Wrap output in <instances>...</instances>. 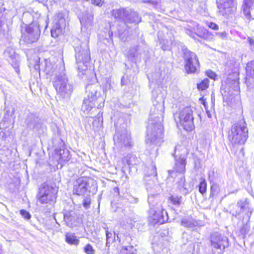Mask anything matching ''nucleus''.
Returning <instances> with one entry per match:
<instances>
[{"mask_svg":"<svg viewBox=\"0 0 254 254\" xmlns=\"http://www.w3.org/2000/svg\"><path fill=\"white\" fill-rule=\"evenodd\" d=\"M65 15L63 12L57 13L55 16L54 20V26L55 27H59L64 29L66 26Z\"/></svg>","mask_w":254,"mask_h":254,"instance_id":"nucleus-26","label":"nucleus"},{"mask_svg":"<svg viewBox=\"0 0 254 254\" xmlns=\"http://www.w3.org/2000/svg\"><path fill=\"white\" fill-rule=\"evenodd\" d=\"M216 35L223 39L227 37V33L225 31H223L221 32H217L216 33Z\"/></svg>","mask_w":254,"mask_h":254,"instance_id":"nucleus-51","label":"nucleus"},{"mask_svg":"<svg viewBox=\"0 0 254 254\" xmlns=\"http://www.w3.org/2000/svg\"><path fill=\"white\" fill-rule=\"evenodd\" d=\"M150 169V171L148 173L147 176H153L154 177H156L157 175L156 168L155 165L153 163L151 164ZM146 176H147V175H146Z\"/></svg>","mask_w":254,"mask_h":254,"instance_id":"nucleus-42","label":"nucleus"},{"mask_svg":"<svg viewBox=\"0 0 254 254\" xmlns=\"http://www.w3.org/2000/svg\"><path fill=\"white\" fill-rule=\"evenodd\" d=\"M120 254H136V249L132 246L124 247L120 250Z\"/></svg>","mask_w":254,"mask_h":254,"instance_id":"nucleus-34","label":"nucleus"},{"mask_svg":"<svg viewBox=\"0 0 254 254\" xmlns=\"http://www.w3.org/2000/svg\"><path fill=\"white\" fill-rule=\"evenodd\" d=\"M147 136H146V137ZM162 138H163V136H162ZM147 140V138H146V140ZM163 142V138H162V140H161V142L159 144H157V145H154L153 144L152 145H150L149 144H147V142L146 141V144L148 145V149H149V147L152 149V148H154L155 147H156V146H159L160 145V144Z\"/></svg>","mask_w":254,"mask_h":254,"instance_id":"nucleus-56","label":"nucleus"},{"mask_svg":"<svg viewBox=\"0 0 254 254\" xmlns=\"http://www.w3.org/2000/svg\"><path fill=\"white\" fill-rule=\"evenodd\" d=\"M106 246H108L109 244L114 241V239L112 238V233L106 231Z\"/></svg>","mask_w":254,"mask_h":254,"instance_id":"nucleus-47","label":"nucleus"},{"mask_svg":"<svg viewBox=\"0 0 254 254\" xmlns=\"http://www.w3.org/2000/svg\"><path fill=\"white\" fill-rule=\"evenodd\" d=\"M158 38H159L158 37ZM159 40H160V43L161 44V48L164 50H169L171 48V45L173 43L174 41V37H171L170 40H160V38H159Z\"/></svg>","mask_w":254,"mask_h":254,"instance_id":"nucleus-33","label":"nucleus"},{"mask_svg":"<svg viewBox=\"0 0 254 254\" xmlns=\"http://www.w3.org/2000/svg\"><path fill=\"white\" fill-rule=\"evenodd\" d=\"M75 58L76 63L78 64H82L83 66L80 65L78 66V69L81 68L84 70L87 68V64L90 61V51L88 45V42L82 43L79 47L75 48Z\"/></svg>","mask_w":254,"mask_h":254,"instance_id":"nucleus-7","label":"nucleus"},{"mask_svg":"<svg viewBox=\"0 0 254 254\" xmlns=\"http://www.w3.org/2000/svg\"><path fill=\"white\" fill-rule=\"evenodd\" d=\"M96 190V183L91 178L81 177L74 183L73 192L78 195H83L87 191L94 192Z\"/></svg>","mask_w":254,"mask_h":254,"instance_id":"nucleus-4","label":"nucleus"},{"mask_svg":"<svg viewBox=\"0 0 254 254\" xmlns=\"http://www.w3.org/2000/svg\"><path fill=\"white\" fill-rule=\"evenodd\" d=\"M149 215L154 224H163L167 222L169 218L167 211L164 209L159 211L156 209H149Z\"/></svg>","mask_w":254,"mask_h":254,"instance_id":"nucleus-16","label":"nucleus"},{"mask_svg":"<svg viewBox=\"0 0 254 254\" xmlns=\"http://www.w3.org/2000/svg\"><path fill=\"white\" fill-rule=\"evenodd\" d=\"M208 26L209 28H211L212 29L217 30L218 29V26L216 24L213 23V22H210L208 24Z\"/></svg>","mask_w":254,"mask_h":254,"instance_id":"nucleus-53","label":"nucleus"},{"mask_svg":"<svg viewBox=\"0 0 254 254\" xmlns=\"http://www.w3.org/2000/svg\"><path fill=\"white\" fill-rule=\"evenodd\" d=\"M247 68L253 70L254 73V61H252L247 64Z\"/></svg>","mask_w":254,"mask_h":254,"instance_id":"nucleus-55","label":"nucleus"},{"mask_svg":"<svg viewBox=\"0 0 254 254\" xmlns=\"http://www.w3.org/2000/svg\"><path fill=\"white\" fill-rule=\"evenodd\" d=\"M127 9L123 8L113 9L112 13V15L116 19L124 20L125 15L127 14Z\"/></svg>","mask_w":254,"mask_h":254,"instance_id":"nucleus-31","label":"nucleus"},{"mask_svg":"<svg viewBox=\"0 0 254 254\" xmlns=\"http://www.w3.org/2000/svg\"><path fill=\"white\" fill-rule=\"evenodd\" d=\"M58 188L56 186H51L45 184L39 189L37 198L41 204L54 203L56 201Z\"/></svg>","mask_w":254,"mask_h":254,"instance_id":"nucleus-5","label":"nucleus"},{"mask_svg":"<svg viewBox=\"0 0 254 254\" xmlns=\"http://www.w3.org/2000/svg\"><path fill=\"white\" fill-rule=\"evenodd\" d=\"M40 35V30L39 25L35 23H32L25 28V32L23 34L24 40L28 43L36 42Z\"/></svg>","mask_w":254,"mask_h":254,"instance_id":"nucleus-13","label":"nucleus"},{"mask_svg":"<svg viewBox=\"0 0 254 254\" xmlns=\"http://www.w3.org/2000/svg\"><path fill=\"white\" fill-rule=\"evenodd\" d=\"M178 146H176V147H175V154H174V156H175V157H176V156H177L178 155H179V154H177V149H178Z\"/></svg>","mask_w":254,"mask_h":254,"instance_id":"nucleus-63","label":"nucleus"},{"mask_svg":"<svg viewBox=\"0 0 254 254\" xmlns=\"http://www.w3.org/2000/svg\"><path fill=\"white\" fill-rule=\"evenodd\" d=\"M138 48L139 47L137 46L130 48L128 51V56L131 58H134L137 56L138 53Z\"/></svg>","mask_w":254,"mask_h":254,"instance_id":"nucleus-41","label":"nucleus"},{"mask_svg":"<svg viewBox=\"0 0 254 254\" xmlns=\"http://www.w3.org/2000/svg\"><path fill=\"white\" fill-rule=\"evenodd\" d=\"M127 27H124V28H123V27L122 26H120V24L118 25V33H119V36L123 40H124V38L122 37V35L125 34V35H126V33H125L126 32V31H127ZM128 28L129 27H128ZM126 40H125V41Z\"/></svg>","mask_w":254,"mask_h":254,"instance_id":"nucleus-44","label":"nucleus"},{"mask_svg":"<svg viewBox=\"0 0 254 254\" xmlns=\"http://www.w3.org/2000/svg\"><path fill=\"white\" fill-rule=\"evenodd\" d=\"M143 2H145V3H150V4H152L154 7H156V6L158 5V2L157 1H152L150 0H143Z\"/></svg>","mask_w":254,"mask_h":254,"instance_id":"nucleus-54","label":"nucleus"},{"mask_svg":"<svg viewBox=\"0 0 254 254\" xmlns=\"http://www.w3.org/2000/svg\"><path fill=\"white\" fill-rule=\"evenodd\" d=\"M206 75L208 77L214 80H215L216 77V74L215 73L211 70H209L206 71Z\"/></svg>","mask_w":254,"mask_h":254,"instance_id":"nucleus-50","label":"nucleus"},{"mask_svg":"<svg viewBox=\"0 0 254 254\" xmlns=\"http://www.w3.org/2000/svg\"><path fill=\"white\" fill-rule=\"evenodd\" d=\"M113 139L116 147L120 150H124L127 147L131 146L130 133L124 126L121 130L116 129Z\"/></svg>","mask_w":254,"mask_h":254,"instance_id":"nucleus-6","label":"nucleus"},{"mask_svg":"<svg viewBox=\"0 0 254 254\" xmlns=\"http://www.w3.org/2000/svg\"><path fill=\"white\" fill-rule=\"evenodd\" d=\"M178 186L181 192L184 194H187L190 191V188H188L187 186L185 184V178L184 177H181L180 181L178 183Z\"/></svg>","mask_w":254,"mask_h":254,"instance_id":"nucleus-32","label":"nucleus"},{"mask_svg":"<svg viewBox=\"0 0 254 254\" xmlns=\"http://www.w3.org/2000/svg\"><path fill=\"white\" fill-rule=\"evenodd\" d=\"M169 200L173 204L180 206L182 202V197L178 195H172L169 197Z\"/></svg>","mask_w":254,"mask_h":254,"instance_id":"nucleus-35","label":"nucleus"},{"mask_svg":"<svg viewBox=\"0 0 254 254\" xmlns=\"http://www.w3.org/2000/svg\"><path fill=\"white\" fill-rule=\"evenodd\" d=\"M186 170V159L185 156L182 155L178 159H176L175 165L173 170L169 171V173L171 175L174 172L184 174Z\"/></svg>","mask_w":254,"mask_h":254,"instance_id":"nucleus-25","label":"nucleus"},{"mask_svg":"<svg viewBox=\"0 0 254 254\" xmlns=\"http://www.w3.org/2000/svg\"><path fill=\"white\" fill-rule=\"evenodd\" d=\"M111 81L108 79L107 80V83L106 85H105V90H107L108 89H110L111 88Z\"/></svg>","mask_w":254,"mask_h":254,"instance_id":"nucleus-57","label":"nucleus"},{"mask_svg":"<svg viewBox=\"0 0 254 254\" xmlns=\"http://www.w3.org/2000/svg\"><path fill=\"white\" fill-rule=\"evenodd\" d=\"M9 110H5V116L0 123V136L2 138L9 135L10 129L13 127V118Z\"/></svg>","mask_w":254,"mask_h":254,"instance_id":"nucleus-14","label":"nucleus"},{"mask_svg":"<svg viewBox=\"0 0 254 254\" xmlns=\"http://www.w3.org/2000/svg\"><path fill=\"white\" fill-rule=\"evenodd\" d=\"M104 0H91V3L99 7H101L104 3Z\"/></svg>","mask_w":254,"mask_h":254,"instance_id":"nucleus-49","label":"nucleus"},{"mask_svg":"<svg viewBox=\"0 0 254 254\" xmlns=\"http://www.w3.org/2000/svg\"><path fill=\"white\" fill-rule=\"evenodd\" d=\"M236 0H220L218 5L219 12L224 16H228L236 10Z\"/></svg>","mask_w":254,"mask_h":254,"instance_id":"nucleus-15","label":"nucleus"},{"mask_svg":"<svg viewBox=\"0 0 254 254\" xmlns=\"http://www.w3.org/2000/svg\"><path fill=\"white\" fill-rule=\"evenodd\" d=\"M185 68L189 73H194L199 67V62L194 53L188 50L184 52Z\"/></svg>","mask_w":254,"mask_h":254,"instance_id":"nucleus-12","label":"nucleus"},{"mask_svg":"<svg viewBox=\"0 0 254 254\" xmlns=\"http://www.w3.org/2000/svg\"><path fill=\"white\" fill-rule=\"evenodd\" d=\"M248 137V129L243 119L234 124L228 131V138L234 144H244Z\"/></svg>","mask_w":254,"mask_h":254,"instance_id":"nucleus-3","label":"nucleus"},{"mask_svg":"<svg viewBox=\"0 0 254 254\" xmlns=\"http://www.w3.org/2000/svg\"><path fill=\"white\" fill-rule=\"evenodd\" d=\"M251 6L252 5H247V4H246L245 3H244L242 6L244 14L246 18L249 19L252 17L250 12V8Z\"/></svg>","mask_w":254,"mask_h":254,"instance_id":"nucleus-37","label":"nucleus"},{"mask_svg":"<svg viewBox=\"0 0 254 254\" xmlns=\"http://www.w3.org/2000/svg\"><path fill=\"white\" fill-rule=\"evenodd\" d=\"M123 161L126 162L128 165L132 166L139 163L140 159L135 155L130 154L126 156L123 159Z\"/></svg>","mask_w":254,"mask_h":254,"instance_id":"nucleus-30","label":"nucleus"},{"mask_svg":"<svg viewBox=\"0 0 254 254\" xmlns=\"http://www.w3.org/2000/svg\"><path fill=\"white\" fill-rule=\"evenodd\" d=\"M249 227L247 225H244L240 229V233L245 236L249 232Z\"/></svg>","mask_w":254,"mask_h":254,"instance_id":"nucleus-48","label":"nucleus"},{"mask_svg":"<svg viewBox=\"0 0 254 254\" xmlns=\"http://www.w3.org/2000/svg\"><path fill=\"white\" fill-rule=\"evenodd\" d=\"M127 14L125 15L124 21H122L120 24V27H130L128 24H134L136 26L139 22L141 21V18L138 14L134 11L131 9H127Z\"/></svg>","mask_w":254,"mask_h":254,"instance_id":"nucleus-17","label":"nucleus"},{"mask_svg":"<svg viewBox=\"0 0 254 254\" xmlns=\"http://www.w3.org/2000/svg\"><path fill=\"white\" fill-rule=\"evenodd\" d=\"M55 153L59 163L62 165L68 161L71 158L69 150L64 146H63L62 148H56Z\"/></svg>","mask_w":254,"mask_h":254,"instance_id":"nucleus-18","label":"nucleus"},{"mask_svg":"<svg viewBox=\"0 0 254 254\" xmlns=\"http://www.w3.org/2000/svg\"><path fill=\"white\" fill-rule=\"evenodd\" d=\"M192 109L187 107L180 114V120L182 126L186 130H192L194 128Z\"/></svg>","mask_w":254,"mask_h":254,"instance_id":"nucleus-10","label":"nucleus"},{"mask_svg":"<svg viewBox=\"0 0 254 254\" xmlns=\"http://www.w3.org/2000/svg\"><path fill=\"white\" fill-rule=\"evenodd\" d=\"M133 220L132 219H129L127 220V223L128 224L130 227L132 225Z\"/></svg>","mask_w":254,"mask_h":254,"instance_id":"nucleus-60","label":"nucleus"},{"mask_svg":"<svg viewBox=\"0 0 254 254\" xmlns=\"http://www.w3.org/2000/svg\"><path fill=\"white\" fill-rule=\"evenodd\" d=\"M93 15L92 13H86L80 18L81 24V30H87L90 29L93 23Z\"/></svg>","mask_w":254,"mask_h":254,"instance_id":"nucleus-23","label":"nucleus"},{"mask_svg":"<svg viewBox=\"0 0 254 254\" xmlns=\"http://www.w3.org/2000/svg\"><path fill=\"white\" fill-rule=\"evenodd\" d=\"M197 28L195 30V28H192L190 29H186V33L193 38H195V35L203 39H206L208 37V33L207 30L198 25H196Z\"/></svg>","mask_w":254,"mask_h":254,"instance_id":"nucleus-22","label":"nucleus"},{"mask_svg":"<svg viewBox=\"0 0 254 254\" xmlns=\"http://www.w3.org/2000/svg\"><path fill=\"white\" fill-rule=\"evenodd\" d=\"M20 214L26 220H29L31 217L30 213L24 209L20 210Z\"/></svg>","mask_w":254,"mask_h":254,"instance_id":"nucleus-46","label":"nucleus"},{"mask_svg":"<svg viewBox=\"0 0 254 254\" xmlns=\"http://www.w3.org/2000/svg\"><path fill=\"white\" fill-rule=\"evenodd\" d=\"M96 104H97L96 102L84 98L83 101L81 110L85 114H87L93 108L96 106Z\"/></svg>","mask_w":254,"mask_h":254,"instance_id":"nucleus-27","label":"nucleus"},{"mask_svg":"<svg viewBox=\"0 0 254 254\" xmlns=\"http://www.w3.org/2000/svg\"><path fill=\"white\" fill-rule=\"evenodd\" d=\"M219 190V188L217 184H214L211 187V192L210 195L214 196L218 194Z\"/></svg>","mask_w":254,"mask_h":254,"instance_id":"nucleus-43","label":"nucleus"},{"mask_svg":"<svg viewBox=\"0 0 254 254\" xmlns=\"http://www.w3.org/2000/svg\"><path fill=\"white\" fill-rule=\"evenodd\" d=\"M152 82H153V80H155L156 82L157 81V80H158L159 79L156 76H155L154 75H152Z\"/></svg>","mask_w":254,"mask_h":254,"instance_id":"nucleus-61","label":"nucleus"},{"mask_svg":"<svg viewBox=\"0 0 254 254\" xmlns=\"http://www.w3.org/2000/svg\"><path fill=\"white\" fill-rule=\"evenodd\" d=\"M248 40L250 45L254 47V39L249 37Z\"/></svg>","mask_w":254,"mask_h":254,"instance_id":"nucleus-59","label":"nucleus"},{"mask_svg":"<svg viewBox=\"0 0 254 254\" xmlns=\"http://www.w3.org/2000/svg\"><path fill=\"white\" fill-rule=\"evenodd\" d=\"M62 31L63 29L59 27H55V26H54L51 29V35L53 37H57L62 34Z\"/></svg>","mask_w":254,"mask_h":254,"instance_id":"nucleus-39","label":"nucleus"},{"mask_svg":"<svg viewBox=\"0 0 254 254\" xmlns=\"http://www.w3.org/2000/svg\"><path fill=\"white\" fill-rule=\"evenodd\" d=\"M64 220L66 225L70 228L75 227L78 224V216L73 211H69L64 213Z\"/></svg>","mask_w":254,"mask_h":254,"instance_id":"nucleus-21","label":"nucleus"},{"mask_svg":"<svg viewBox=\"0 0 254 254\" xmlns=\"http://www.w3.org/2000/svg\"><path fill=\"white\" fill-rule=\"evenodd\" d=\"M91 204V198L90 197H86L84 198L83 200V207L86 208L88 209L90 207Z\"/></svg>","mask_w":254,"mask_h":254,"instance_id":"nucleus-45","label":"nucleus"},{"mask_svg":"<svg viewBox=\"0 0 254 254\" xmlns=\"http://www.w3.org/2000/svg\"><path fill=\"white\" fill-rule=\"evenodd\" d=\"M65 241L70 245L78 246L79 244V240L77 238L74 233L68 232L65 235Z\"/></svg>","mask_w":254,"mask_h":254,"instance_id":"nucleus-28","label":"nucleus"},{"mask_svg":"<svg viewBox=\"0 0 254 254\" xmlns=\"http://www.w3.org/2000/svg\"><path fill=\"white\" fill-rule=\"evenodd\" d=\"M181 225L187 228H192L196 227L198 225V223L192 217H188L182 220Z\"/></svg>","mask_w":254,"mask_h":254,"instance_id":"nucleus-29","label":"nucleus"},{"mask_svg":"<svg viewBox=\"0 0 254 254\" xmlns=\"http://www.w3.org/2000/svg\"><path fill=\"white\" fill-rule=\"evenodd\" d=\"M198 188L199 191L201 194H204L206 192L207 188V184L205 179H202L199 185Z\"/></svg>","mask_w":254,"mask_h":254,"instance_id":"nucleus-38","label":"nucleus"},{"mask_svg":"<svg viewBox=\"0 0 254 254\" xmlns=\"http://www.w3.org/2000/svg\"><path fill=\"white\" fill-rule=\"evenodd\" d=\"M2 16V14H1V12H0V29L1 28L2 25H3V23H2V21L1 20V17Z\"/></svg>","mask_w":254,"mask_h":254,"instance_id":"nucleus-62","label":"nucleus"},{"mask_svg":"<svg viewBox=\"0 0 254 254\" xmlns=\"http://www.w3.org/2000/svg\"><path fill=\"white\" fill-rule=\"evenodd\" d=\"M25 123L28 127L33 129H38L40 126L39 118L32 113L27 115Z\"/></svg>","mask_w":254,"mask_h":254,"instance_id":"nucleus-24","label":"nucleus"},{"mask_svg":"<svg viewBox=\"0 0 254 254\" xmlns=\"http://www.w3.org/2000/svg\"><path fill=\"white\" fill-rule=\"evenodd\" d=\"M4 56L11 63L14 68L18 65L19 56L16 54L13 48L7 47L4 52Z\"/></svg>","mask_w":254,"mask_h":254,"instance_id":"nucleus-20","label":"nucleus"},{"mask_svg":"<svg viewBox=\"0 0 254 254\" xmlns=\"http://www.w3.org/2000/svg\"><path fill=\"white\" fill-rule=\"evenodd\" d=\"M45 71L47 74L52 75L54 73V77L52 83L58 95L62 98H68L73 91V86L69 82V80L64 72V67H62L59 69L57 66L48 61L45 60Z\"/></svg>","mask_w":254,"mask_h":254,"instance_id":"nucleus-2","label":"nucleus"},{"mask_svg":"<svg viewBox=\"0 0 254 254\" xmlns=\"http://www.w3.org/2000/svg\"><path fill=\"white\" fill-rule=\"evenodd\" d=\"M209 86V79L205 78L202 80L199 83H197V88L199 90L203 91L205 90Z\"/></svg>","mask_w":254,"mask_h":254,"instance_id":"nucleus-36","label":"nucleus"},{"mask_svg":"<svg viewBox=\"0 0 254 254\" xmlns=\"http://www.w3.org/2000/svg\"><path fill=\"white\" fill-rule=\"evenodd\" d=\"M113 29H114V26H110V29L111 30V35L110 34V33H109L110 37H111V36L112 35V34H113Z\"/></svg>","mask_w":254,"mask_h":254,"instance_id":"nucleus-64","label":"nucleus"},{"mask_svg":"<svg viewBox=\"0 0 254 254\" xmlns=\"http://www.w3.org/2000/svg\"><path fill=\"white\" fill-rule=\"evenodd\" d=\"M254 0H245L244 3L247 4V5H252Z\"/></svg>","mask_w":254,"mask_h":254,"instance_id":"nucleus-58","label":"nucleus"},{"mask_svg":"<svg viewBox=\"0 0 254 254\" xmlns=\"http://www.w3.org/2000/svg\"><path fill=\"white\" fill-rule=\"evenodd\" d=\"M148 202L149 205V209H156L157 211L162 210V203L161 197L158 194H149L148 197Z\"/></svg>","mask_w":254,"mask_h":254,"instance_id":"nucleus-19","label":"nucleus"},{"mask_svg":"<svg viewBox=\"0 0 254 254\" xmlns=\"http://www.w3.org/2000/svg\"><path fill=\"white\" fill-rule=\"evenodd\" d=\"M230 213L236 217L240 216L243 212L250 218L253 212L252 209L250 207L249 201L246 199L245 200H239L236 204H231L229 206Z\"/></svg>","mask_w":254,"mask_h":254,"instance_id":"nucleus-11","label":"nucleus"},{"mask_svg":"<svg viewBox=\"0 0 254 254\" xmlns=\"http://www.w3.org/2000/svg\"><path fill=\"white\" fill-rule=\"evenodd\" d=\"M84 252L86 254H95V250L90 244H88L84 247Z\"/></svg>","mask_w":254,"mask_h":254,"instance_id":"nucleus-40","label":"nucleus"},{"mask_svg":"<svg viewBox=\"0 0 254 254\" xmlns=\"http://www.w3.org/2000/svg\"><path fill=\"white\" fill-rule=\"evenodd\" d=\"M210 244L212 249V254H215L214 250H219L216 254H222L225 249L229 246L227 237L217 232L211 234Z\"/></svg>","mask_w":254,"mask_h":254,"instance_id":"nucleus-8","label":"nucleus"},{"mask_svg":"<svg viewBox=\"0 0 254 254\" xmlns=\"http://www.w3.org/2000/svg\"><path fill=\"white\" fill-rule=\"evenodd\" d=\"M101 88L97 84H88L86 87L87 97L89 100L93 101L97 104V108L104 106V100L101 95Z\"/></svg>","mask_w":254,"mask_h":254,"instance_id":"nucleus-9","label":"nucleus"},{"mask_svg":"<svg viewBox=\"0 0 254 254\" xmlns=\"http://www.w3.org/2000/svg\"><path fill=\"white\" fill-rule=\"evenodd\" d=\"M164 101L160 99V101H153V106L151 108L147 126V144L150 145L159 144L163 136L164 114Z\"/></svg>","mask_w":254,"mask_h":254,"instance_id":"nucleus-1","label":"nucleus"},{"mask_svg":"<svg viewBox=\"0 0 254 254\" xmlns=\"http://www.w3.org/2000/svg\"><path fill=\"white\" fill-rule=\"evenodd\" d=\"M128 201L130 203H137L138 201V199L137 198H135L132 197V196H129L127 198Z\"/></svg>","mask_w":254,"mask_h":254,"instance_id":"nucleus-52","label":"nucleus"}]
</instances>
